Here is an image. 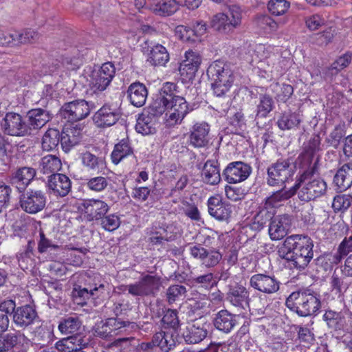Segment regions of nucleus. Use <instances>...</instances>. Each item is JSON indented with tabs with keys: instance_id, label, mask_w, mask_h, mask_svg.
Instances as JSON below:
<instances>
[{
	"instance_id": "nucleus-1",
	"label": "nucleus",
	"mask_w": 352,
	"mask_h": 352,
	"mask_svg": "<svg viewBox=\"0 0 352 352\" xmlns=\"http://www.w3.org/2000/svg\"><path fill=\"white\" fill-rule=\"evenodd\" d=\"M313 243L305 235H292L287 237L278 252L280 258L287 261L291 268L303 270L313 258Z\"/></svg>"
},
{
	"instance_id": "nucleus-2",
	"label": "nucleus",
	"mask_w": 352,
	"mask_h": 352,
	"mask_svg": "<svg viewBox=\"0 0 352 352\" xmlns=\"http://www.w3.org/2000/svg\"><path fill=\"white\" fill-rule=\"evenodd\" d=\"M285 305L301 317L316 315L321 307L320 296L309 289L292 292L287 298Z\"/></svg>"
},
{
	"instance_id": "nucleus-3",
	"label": "nucleus",
	"mask_w": 352,
	"mask_h": 352,
	"mask_svg": "<svg viewBox=\"0 0 352 352\" xmlns=\"http://www.w3.org/2000/svg\"><path fill=\"white\" fill-rule=\"evenodd\" d=\"M314 166L305 170L294 185L296 192L301 201H309L324 195L327 190L326 182L318 177H315Z\"/></svg>"
},
{
	"instance_id": "nucleus-4",
	"label": "nucleus",
	"mask_w": 352,
	"mask_h": 352,
	"mask_svg": "<svg viewBox=\"0 0 352 352\" xmlns=\"http://www.w3.org/2000/svg\"><path fill=\"white\" fill-rule=\"evenodd\" d=\"M207 75L212 81V89L217 96H222L228 91L234 82L231 69L220 60L210 64L207 69Z\"/></svg>"
},
{
	"instance_id": "nucleus-5",
	"label": "nucleus",
	"mask_w": 352,
	"mask_h": 352,
	"mask_svg": "<svg viewBox=\"0 0 352 352\" xmlns=\"http://www.w3.org/2000/svg\"><path fill=\"white\" fill-rule=\"evenodd\" d=\"M162 285V278L157 275L146 274L138 281L126 285H122L123 291L135 298L155 297Z\"/></svg>"
},
{
	"instance_id": "nucleus-6",
	"label": "nucleus",
	"mask_w": 352,
	"mask_h": 352,
	"mask_svg": "<svg viewBox=\"0 0 352 352\" xmlns=\"http://www.w3.org/2000/svg\"><path fill=\"white\" fill-rule=\"evenodd\" d=\"M241 19L242 10L239 6L233 5L227 13L220 12L214 15L210 26L219 33L228 34L241 25Z\"/></svg>"
},
{
	"instance_id": "nucleus-7",
	"label": "nucleus",
	"mask_w": 352,
	"mask_h": 352,
	"mask_svg": "<svg viewBox=\"0 0 352 352\" xmlns=\"http://www.w3.org/2000/svg\"><path fill=\"white\" fill-rule=\"evenodd\" d=\"M294 174V167L289 160H278L267 168V183L270 186H285Z\"/></svg>"
},
{
	"instance_id": "nucleus-8",
	"label": "nucleus",
	"mask_w": 352,
	"mask_h": 352,
	"mask_svg": "<svg viewBox=\"0 0 352 352\" xmlns=\"http://www.w3.org/2000/svg\"><path fill=\"white\" fill-rule=\"evenodd\" d=\"M94 108L93 103L88 102L85 100H76L65 103L60 108V116L72 123L86 118L92 109Z\"/></svg>"
},
{
	"instance_id": "nucleus-9",
	"label": "nucleus",
	"mask_w": 352,
	"mask_h": 352,
	"mask_svg": "<svg viewBox=\"0 0 352 352\" xmlns=\"http://www.w3.org/2000/svg\"><path fill=\"white\" fill-rule=\"evenodd\" d=\"M0 125L3 132L8 135L30 136V129L27 125V121L19 113H7L1 121Z\"/></svg>"
},
{
	"instance_id": "nucleus-10",
	"label": "nucleus",
	"mask_w": 352,
	"mask_h": 352,
	"mask_svg": "<svg viewBox=\"0 0 352 352\" xmlns=\"http://www.w3.org/2000/svg\"><path fill=\"white\" fill-rule=\"evenodd\" d=\"M45 193L38 189L29 188L20 196V206L23 210L29 214H36L43 210L46 205Z\"/></svg>"
},
{
	"instance_id": "nucleus-11",
	"label": "nucleus",
	"mask_w": 352,
	"mask_h": 352,
	"mask_svg": "<svg viewBox=\"0 0 352 352\" xmlns=\"http://www.w3.org/2000/svg\"><path fill=\"white\" fill-rule=\"evenodd\" d=\"M116 74L114 65L110 62L102 64L98 71L92 73L91 87L95 92L102 91L110 85Z\"/></svg>"
},
{
	"instance_id": "nucleus-12",
	"label": "nucleus",
	"mask_w": 352,
	"mask_h": 352,
	"mask_svg": "<svg viewBox=\"0 0 352 352\" xmlns=\"http://www.w3.org/2000/svg\"><path fill=\"white\" fill-rule=\"evenodd\" d=\"M84 126L81 124L71 123L66 124L62 131L60 144L65 152H68L77 145L82 138Z\"/></svg>"
},
{
	"instance_id": "nucleus-13",
	"label": "nucleus",
	"mask_w": 352,
	"mask_h": 352,
	"mask_svg": "<svg viewBox=\"0 0 352 352\" xmlns=\"http://www.w3.org/2000/svg\"><path fill=\"white\" fill-rule=\"evenodd\" d=\"M252 172L251 166L241 161L230 163L223 172L226 180L230 184L245 181Z\"/></svg>"
},
{
	"instance_id": "nucleus-14",
	"label": "nucleus",
	"mask_w": 352,
	"mask_h": 352,
	"mask_svg": "<svg viewBox=\"0 0 352 352\" xmlns=\"http://www.w3.org/2000/svg\"><path fill=\"white\" fill-rule=\"evenodd\" d=\"M250 285L262 293L272 294L279 290L280 282L274 276L256 274L250 278Z\"/></svg>"
},
{
	"instance_id": "nucleus-15",
	"label": "nucleus",
	"mask_w": 352,
	"mask_h": 352,
	"mask_svg": "<svg viewBox=\"0 0 352 352\" xmlns=\"http://www.w3.org/2000/svg\"><path fill=\"white\" fill-rule=\"evenodd\" d=\"M292 217L288 214L274 217L269 225V235L272 240L278 241L287 236L292 226Z\"/></svg>"
},
{
	"instance_id": "nucleus-16",
	"label": "nucleus",
	"mask_w": 352,
	"mask_h": 352,
	"mask_svg": "<svg viewBox=\"0 0 352 352\" xmlns=\"http://www.w3.org/2000/svg\"><path fill=\"white\" fill-rule=\"evenodd\" d=\"M168 109L171 110L167 118L169 125L181 123L185 116L192 110L186 99L179 96L168 102Z\"/></svg>"
},
{
	"instance_id": "nucleus-17",
	"label": "nucleus",
	"mask_w": 352,
	"mask_h": 352,
	"mask_svg": "<svg viewBox=\"0 0 352 352\" xmlns=\"http://www.w3.org/2000/svg\"><path fill=\"white\" fill-rule=\"evenodd\" d=\"M47 186L50 193L63 197L70 192L72 182L64 174L53 173L48 177Z\"/></svg>"
},
{
	"instance_id": "nucleus-18",
	"label": "nucleus",
	"mask_w": 352,
	"mask_h": 352,
	"mask_svg": "<svg viewBox=\"0 0 352 352\" xmlns=\"http://www.w3.org/2000/svg\"><path fill=\"white\" fill-rule=\"evenodd\" d=\"M26 118L30 135H32L52 119V114L45 109L36 108L28 111Z\"/></svg>"
},
{
	"instance_id": "nucleus-19",
	"label": "nucleus",
	"mask_w": 352,
	"mask_h": 352,
	"mask_svg": "<svg viewBox=\"0 0 352 352\" xmlns=\"http://www.w3.org/2000/svg\"><path fill=\"white\" fill-rule=\"evenodd\" d=\"M208 327V324L200 320H195L188 323L186 331L183 333L185 341L188 344L199 343L207 337Z\"/></svg>"
},
{
	"instance_id": "nucleus-20",
	"label": "nucleus",
	"mask_w": 352,
	"mask_h": 352,
	"mask_svg": "<svg viewBox=\"0 0 352 352\" xmlns=\"http://www.w3.org/2000/svg\"><path fill=\"white\" fill-rule=\"evenodd\" d=\"M185 58L180 64L179 72L186 79L190 80L195 77L201 65V57L198 52L189 50L185 53Z\"/></svg>"
},
{
	"instance_id": "nucleus-21",
	"label": "nucleus",
	"mask_w": 352,
	"mask_h": 352,
	"mask_svg": "<svg viewBox=\"0 0 352 352\" xmlns=\"http://www.w3.org/2000/svg\"><path fill=\"white\" fill-rule=\"evenodd\" d=\"M38 319L36 310L30 305L19 307L14 311L12 320L18 328L25 329Z\"/></svg>"
},
{
	"instance_id": "nucleus-22",
	"label": "nucleus",
	"mask_w": 352,
	"mask_h": 352,
	"mask_svg": "<svg viewBox=\"0 0 352 352\" xmlns=\"http://www.w3.org/2000/svg\"><path fill=\"white\" fill-rule=\"evenodd\" d=\"M36 175V170L31 167H21L12 173L10 176V184L19 192H23Z\"/></svg>"
},
{
	"instance_id": "nucleus-23",
	"label": "nucleus",
	"mask_w": 352,
	"mask_h": 352,
	"mask_svg": "<svg viewBox=\"0 0 352 352\" xmlns=\"http://www.w3.org/2000/svg\"><path fill=\"white\" fill-rule=\"evenodd\" d=\"M208 212L218 221H228L231 217L232 208L219 197H211L208 200Z\"/></svg>"
},
{
	"instance_id": "nucleus-24",
	"label": "nucleus",
	"mask_w": 352,
	"mask_h": 352,
	"mask_svg": "<svg viewBox=\"0 0 352 352\" xmlns=\"http://www.w3.org/2000/svg\"><path fill=\"white\" fill-rule=\"evenodd\" d=\"M85 214L89 221H98L104 216L109 206L100 199H87L83 203Z\"/></svg>"
},
{
	"instance_id": "nucleus-25",
	"label": "nucleus",
	"mask_w": 352,
	"mask_h": 352,
	"mask_svg": "<svg viewBox=\"0 0 352 352\" xmlns=\"http://www.w3.org/2000/svg\"><path fill=\"white\" fill-rule=\"evenodd\" d=\"M120 118L116 109L109 105L102 106L93 116V120L98 127L104 128L115 124Z\"/></svg>"
},
{
	"instance_id": "nucleus-26",
	"label": "nucleus",
	"mask_w": 352,
	"mask_h": 352,
	"mask_svg": "<svg viewBox=\"0 0 352 352\" xmlns=\"http://www.w3.org/2000/svg\"><path fill=\"white\" fill-rule=\"evenodd\" d=\"M3 41L2 44L21 45L32 43L37 41L39 38V34L32 30H26L23 32L12 31L6 35L2 34Z\"/></svg>"
},
{
	"instance_id": "nucleus-27",
	"label": "nucleus",
	"mask_w": 352,
	"mask_h": 352,
	"mask_svg": "<svg viewBox=\"0 0 352 352\" xmlns=\"http://www.w3.org/2000/svg\"><path fill=\"white\" fill-rule=\"evenodd\" d=\"M210 126L206 122H197L191 129L189 136L190 144L196 148L206 146L208 143Z\"/></svg>"
},
{
	"instance_id": "nucleus-28",
	"label": "nucleus",
	"mask_w": 352,
	"mask_h": 352,
	"mask_svg": "<svg viewBox=\"0 0 352 352\" xmlns=\"http://www.w3.org/2000/svg\"><path fill=\"white\" fill-rule=\"evenodd\" d=\"M87 344L88 342L82 335L75 333L58 341L55 347L60 352H76L86 347Z\"/></svg>"
},
{
	"instance_id": "nucleus-29",
	"label": "nucleus",
	"mask_w": 352,
	"mask_h": 352,
	"mask_svg": "<svg viewBox=\"0 0 352 352\" xmlns=\"http://www.w3.org/2000/svg\"><path fill=\"white\" fill-rule=\"evenodd\" d=\"M322 320L327 327L333 331H344L346 324L345 316L342 311H336L332 309L325 310Z\"/></svg>"
},
{
	"instance_id": "nucleus-30",
	"label": "nucleus",
	"mask_w": 352,
	"mask_h": 352,
	"mask_svg": "<svg viewBox=\"0 0 352 352\" xmlns=\"http://www.w3.org/2000/svg\"><path fill=\"white\" fill-rule=\"evenodd\" d=\"M127 95L131 104L141 107L146 102L148 90L144 84L139 82H133L128 87Z\"/></svg>"
},
{
	"instance_id": "nucleus-31",
	"label": "nucleus",
	"mask_w": 352,
	"mask_h": 352,
	"mask_svg": "<svg viewBox=\"0 0 352 352\" xmlns=\"http://www.w3.org/2000/svg\"><path fill=\"white\" fill-rule=\"evenodd\" d=\"M148 8L156 15L167 16L178 10V5L175 0H151Z\"/></svg>"
},
{
	"instance_id": "nucleus-32",
	"label": "nucleus",
	"mask_w": 352,
	"mask_h": 352,
	"mask_svg": "<svg viewBox=\"0 0 352 352\" xmlns=\"http://www.w3.org/2000/svg\"><path fill=\"white\" fill-rule=\"evenodd\" d=\"M144 44L149 48L148 41H145ZM147 61L153 66H164L169 60V54L166 49L160 44H156L148 49Z\"/></svg>"
},
{
	"instance_id": "nucleus-33",
	"label": "nucleus",
	"mask_w": 352,
	"mask_h": 352,
	"mask_svg": "<svg viewBox=\"0 0 352 352\" xmlns=\"http://www.w3.org/2000/svg\"><path fill=\"white\" fill-rule=\"evenodd\" d=\"M227 299L234 306L243 307L244 304L249 305V292L241 285L230 286L227 293Z\"/></svg>"
},
{
	"instance_id": "nucleus-34",
	"label": "nucleus",
	"mask_w": 352,
	"mask_h": 352,
	"mask_svg": "<svg viewBox=\"0 0 352 352\" xmlns=\"http://www.w3.org/2000/svg\"><path fill=\"white\" fill-rule=\"evenodd\" d=\"M237 316L230 313L228 310L219 311L214 320V327L225 333H229L237 323Z\"/></svg>"
},
{
	"instance_id": "nucleus-35",
	"label": "nucleus",
	"mask_w": 352,
	"mask_h": 352,
	"mask_svg": "<svg viewBox=\"0 0 352 352\" xmlns=\"http://www.w3.org/2000/svg\"><path fill=\"white\" fill-rule=\"evenodd\" d=\"M202 181L209 185H217L221 181L218 163L214 160H208L201 170Z\"/></svg>"
},
{
	"instance_id": "nucleus-36",
	"label": "nucleus",
	"mask_w": 352,
	"mask_h": 352,
	"mask_svg": "<svg viewBox=\"0 0 352 352\" xmlns=\"http://www.w3.org/2000/svg\"><path fill=\"white\" fill-rule=\"evenodd\" d=\"M276 56L271 55L267 50V55L257 63V67L260 72V76L263 78H272L275 74H278L275 67Z\"/></svg>"
},
{
	"instance_id": "nucleus-37",
	"label": "nucleus",
	"mask_w": 352,
	"mask_h": 352,
	"mask_svg": "<svg viewBox=\"0 0 352 352\" xmlns=\"http://www.w3.org/2000/svg\"><path fill=\"white\" fill-rule=\"evenodd\" d=\"M157 120L146 115L145 112L142 111L139 115L135 124V130L138 133L142 135L153 134L156 131Z\"/></svg>"
},
{
	"instance_id": "nucleus-38",
	"label": "nucleus",
	"mask_w": 352,
	"mask_h": 352,
	"mask_svg": "<svg viewBox=\"0 0 352 352\" xmlns=\"http://www.w3.org/2000/svg\"><path fill=\"white\" fill-rule=\"evenodd\" d=\"M301 119L300 115L291 111H285L277 120V125L280 130H292L298 128Z\"/></svg>"
},
{
	"instance_id": "nucleus-39",
	"label": "nucleus",
	"mask_w": 352,
	"mask_h": 352,
	"mask_svg": "<svg viewBox=\"0 0 352 352\" xmlns=\"http://www.w3.org/2000/svg\"><path fill=\"white\" fill-rule=\"evenodd\" d=\"M294 186L289 189L285 188L283 186L280 190L276 191L271 196L265 199V206L267 207H276L280 202L286 201L296 194Z\"/></svg>"
},
{
	"instance_id": "nucleus-40",
	"label": "nucleus",
	"mask_w": 352,
	"mask_h": 352,
	"mask_svg": "<svg viewBox=\"0 0 352 352\" xmlns=\"http://www.w3.org/2000/svg\"><path fill=\"white\" fill-rule=\"evenodd\" d=\"M168 109V100L164 98H155L152 103L143 109L146 115L152 117L157 121L158 118Z\"/></svg>"
},
{
	"instance_id": "nucleus-41",
	"label": "nucleus",
	"mask_w": 352,
	"mask_h": 352,
	"mask_svg": "<svg viewBox=\"0 0 352 352\" xmlns=\"http://www.w3.org/2000/svg\"><path fill=\"white\" fill-rule=\"evenodd\" d=\"M25 339L24 334L7 333L4 336H0V352H7L11 349L21 344Z\"/></svg>"
},
{
	"instance_id": "nucleus-42",
	"label": "nucleus",
	"mask_w": 352,
	"mask_h": 352,
	"mask_svg": "<svg viewBox=\"0 0 352 352\" xmlns=\"http://www.w3.org/2000/svg\"><path fill=\"white\" fill-rule=\"evenodd\" d=\"M352 252V236L345 237L338 247L336 252L331 254L329 261L335 265L338 264L344 257Z\"/></svg>"
},
{
	"instance_id": "nucleus-43",
	"label": "nucleus",
	"mask_w": 352,
	"mask_h": 352,
	"mask_svg": "<svg viewBox=\"0 0 352 352\" xmlns=\"http://www.w3.org/2000/svg\"><path fill=\"white\" fill-rule=\"evenodd\" d=\"M61 135L56 129H49L43 135L42 148L44 151H50L55 149L60 143Z\"/></svg>"
},
{
	"instance_id": "nucleus-44",
	"label": "nucleus",
	"mask_w": 352,
	"mask_h": 352,
	"mask_svg": "<svg viewBox=\"0 0 352 352\" xmlns=\"http://www.w3.org/2000/svg\"><path fill=\"white\" fill-rule=\"evenodd\" d=\"M274 101L267 94H261L256 104V118H265L274 109Z\"/></svg>"
},
{
	"instance_id": "nucleus-45",
	"label": "nucleus",
	"mask_w": 352,
	"mask_h": 352,
	"mask_svg": "<svg viewBox=\"0 0 352 352\" xmlns=\"http://www.w3.org/2000/svg\"><path fill=\"white\" fill-rule=\"evenodd\" d=\"M187 294L186 286L180 284L170 285L166 291V300L169 305L184 298Z\"/></svg>"
},
{
	"instance_id": "nucleus-46",
	"label": "nucleus",
	"mask_w": 352,
	"mask_h": 352,
	"mask_svg": "<svg viewBox=\"0 0 352 352\" xmlns=\"http://www.w3.org/2000/svg\"><path fill=\"white\" fill-rule=\"evenodd\" d=\"M80 158L82 165L91 170L98 171L104 166L102 157H99L89 151L82 153Z\"/></svg>"
},
{
	"instance_id": "nucleus-47",
	"label": "nucleus",
	"mask_w": 352,
	"mask_h": 352,
	"mask_svg": "<svg viewBox=\"0 0 352 352\" xmlns=\"http://www.w3.org/2000/svg\"><path fill=\"white\" fill-rule=\"evenodd\" d=\"M81 327V322L76 316H71L63 318L58 324V329L62 333H78Z\"/></svg>"
},
{
	"instance_id": "nucleus-48",
	"label": "nucleus",
	"mask_w": 352,
	"mask_h": 352,
	"mask_svg": "<svg viewBox=\"0 0 352 352\" xmlns=\"http://www.w3.org/2000/svg\"><path fill=\"white\" fill-rule=\"evenodd\" d=\"M40 168L44 174H53L60 169L61 162L55 155H48L41 159Z\"/></svg>"
},
{
	"instance_id": "nucleus-49",
	"label": "nucleus",
	"mask_w": 352,
	"mask_h": 352,
	"mask_svg": "<svg viewBox=\"0 0 352 352\" xmlns=\"http://www.w3.org/2000/svg\"><path fill=\"white\" fill-rule=\"evenodd\" d=\"M133 155V150L128 142L122 140L117 144L111 153V160L113 164H118L122 159Z\"/></svg>"
},
{
	"instance_id": "nucleus-50",
	"label": "nucleus",
	"mask_w": 352,
	"mask_h": 352,
	"mask_svg": "<svg viewBox=\"0 0 352 352\" xmlns=\"http://www.w3.org/2000/svg\"><path fill=\"white\" fill-rule=\"evenodd\" d=\"M335 34L336 30L333 27H329L322 32L312 34L310 37L311 41L318 46H327L331 43Z\"/></svg>"
},
{
	"instance_id": "nucleus-51",
	"label": "nucleus",
	"mask_w": 352,
	"mask_h": 352,
	"mask_svg": "<svg viewBox=\"0 0 352 352\" xmlns=\"http://www.w3.org/2000/svg\"><path fill=\"white\" fill-rule=\"evenodd\" d=\"M76 52L77 50L74 49L73 52H66L62 55L61 63L67 69L74 70L81 65L80 57Z\"/></svg>"
},
{
	"instance_id": "nucleus-52",
	"label": "nucleus",
	"mask_w": 352,
	"mask_h": 352,
	"mask_svg": "<svg viewBox=\"0 0 352 352\" xmlns=\"http://www.w3.org/2000/svg\"><path fill=\"white\" fill-rule=\"evenodd\" d=\"M290 7V3L286 0H270L267 3L269 12L274 16L283 15Z\"/></svg>"
},
{
	"instance_id": "nucleus-53",
	"label": "nucleus",
	"mask_w": 352,
	"mask_h": 352,
	"mask_svg": "<svg viewBox=\"0 0 352 352\" xmlns=\"http://www.w3.org/2000/svg\"><path fill=\"white\" fill-rule=\"evenodd\" d=\"M287 22V17H284L279 22L275 21L267 15H263L258 18V25L265 30L276 31L278 28L279 25H284Z\"/></svg>"
},
{
	"instance_id": "nucleus-54",
	"label": "nucleus",
	"mask_w": 352,
	"mask_h": 352,
	"mask_svg": "<svg viewBox=\"0 0 352 352\" xmlns=\"http://www.w3.org/2000/svg\"><path fill=\"white\" fill-rule=\"evenodd\" d=\"M274 91L278 100L285 102L293 94V87L288 84L276 82L274 85Z\"/></svg>"
},
{
	"instance_id": "nucleus-55",
	"label": "nucleus",
	"mask_w": 352,
	"mask_h": 352,
	"mask_svg": "<svg viewBox=\"0 0 352 352\" xmlns=\"http://www.w3.org/2000/svg\"><path fill=\"white\" fill-rule=\"evenodd\" d=\"M109 186V182L104 177L98 176L87 179L86 186L91 191L100 192L105 190Z\"/></svg>"
},
{
	"instance_id": "nucleus-56",
	"label": "nucleus",
	"mask_w": 352,
	"mask_h": 352,
	"mask_svg": "<svg viewBox=\"0 0 352 352\" xmlns=\"http://www.w3.org/2000/svg\"><path fill=\"white\" fill-rule=\"evenodd\" d=\"M38 252L41 254L45 253L50 250L58 251L60 247L54 244L51 240L47 239L42 230L39 231V240L38 241Z\"/></svg>"
},
{
	"instance_id": "nucleus-57",
	"label": "nucleus",
	"mask_w": 352,
	"mask_h": 352,
	"mask_svg": "<svg viewBox=\"0 0 352 352\" xmlns=\"http://www.w3.org/2000/svg\"><path fill=\"white\" fill-rule=\"evenodd\" d=\"M204 258L201 261L202 265L206 267L216 266L222 258V254L217 250H207Z\"/></svg>"
},
{
	"instance_id": "nucleus-58",
	"label": "nucleus",
	"mask_w": 352,
	"mask_h": 352,
	"mask_svg": "<svg viewBox=\"0 0 352 352\" xmlns=\"http://www.w3.org/2000/svg\"><path fill=\"white\" fill-rule=\"evenodd\" d=\"M351 196L347 195H340L334 197L332 203V208L335 212L345 211L351 205Z\"/></svg>"
},
{
	"instance_id": "nucleus-59",
	"label": "nucleus",
	"mask_w": 352,
	"mask_h": 352,
	"mask_svg": "<svg viewBox=\"0 0 352 352\" xmlns=\"http://www.w3.org/2000/svg\"><path fill=\"white\" fill-rule=\"evenodd\" d=\"M345 134L344 126L340 124L337 125L330 133L329 138H327V142L333 148H337Z\"/></svg>"
},
{
	"instance_id": "nucleus-60",
	"label": "nucleus",
	"mask_w": 352,
	"mask_h": 352,
	"mask_svg": "<svg viewBox=\"0 0 352 352\" xmlns=\"http://www.w3.org/2000/svg\"><path fill=\"white\" fill-rule=\"evenodd\" d=\"M272 219L271 213L266 208L262 209L254 216L252 227L255 230H261Z\"/></svg>"
},
{
	"instance_id": "nucleus-61",
	"label": "nucleus",
	"mask_w": 352,
	"mask_h": 352,
	"mask_svg": "<svg viewBox=\"0 0 352 352\" xmlns=\"http://www.w3.org/2000/svg\"><path fill=\"white\" fill-rule=\"evenodd\" d=\"M100 221L102 228L107 231H113L116 230L120 224V218L114 214L109 215L105 214L100 219Z\"/></svg>"
},
{
	"instance_id": "nucleus-62",
	"label": "nucleus",
	"mask_w": 352,
	"mask_h": 352,
	"mask_svg": "<svg viewBox=\"0 0 352 352\" xmlns=\"http://www.w3.org/2000/svg\"><path fill=\"white\" fill-rule=\"evenodd\" d=\"M162 321L164 324L176 331L179 326L177 311L175 309H168L164 315Z\"/></svg>"
},
{
	"instance_id": "nucleus-63",
	"label": "nucleus",
	"mask_w": 352,
	"mask_h": 352,
	"mask_svg": "<svg viewBox=\"0 0 352 352\" xmlns=\"http://www.w3.org/2000/svg\"><path fill=\"white\" fill-rule=\"evenodd\" d=\"M351 62V55L346 53L344 55L340 56L336 60H335L330 66L329 69L335 71V73L344 69L349 65Z\"/></svg>"
},
{
	"instance_id": "nucleus-64",
	"label": "nucleus",
	"mask_w": 352,
	"mask_h": 352,
	"mask_svg": "<svg viewBox=\"0 0 352 352\" xmlns=\"http://www.w3.org/2000/svg\"><path fill=\"white\" fill-rule=\"evenodd\" d=\"M333 183L340 191H344L351 186L352 179L349 175H342L337 172L333 177Z\"/></svg>"
}]
</instances>
